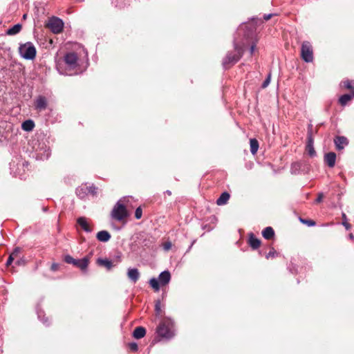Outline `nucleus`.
<instances>
[{"label":"nucleus","instance_id":"obj_42","mask_svg":"<svg viewBox=\"0 0 354 354\" xmlns=\"http://www.w3.org/2000/svg\"><path fill=\"white\" fill-rule=\"evenodd\" d=\"M155 310L156 315H160L161 313V304L160 301H157L155 304Z\"/></svg>","mask_w":354,"mask_h":354},{"label":"nucleus","instance_id":"obj_6","mask_svg":"<svg viewBox=\"0 0 354 354\" xmlns=\"http://www.w3.org/2000/svg\"><path fill=\"white\" fill-rule=\"evenodd\" d=\"M310 165L305 160L294 162L290 165V173L294 175L301 174H308L310 171Z\"/></svg>","mask_w":354,"mask_h":354},{"label":"nucleus","instance_id":"obj_13","mask_svg":"<svg viewBox=\"0 0 354 354\" xmlns=\"http://www.w3.org/2000/svg\"><path fill=\"white\" fill-rule=\"evenodd\" d=\"M27 165L28 162H22L21 163L17 164V169L16 171H13V169H12V172L15 177L24 179L26 178V170L24 167Z\"/></svg>","mask_w":354,"mask_h":354},{"label":"nucleus","instance_id":"obj_1","mask_svg":"<svg viewBox=\"0 0 354 354\" xmlns=\"http://www.w3.org/2000/svg\"><path fill=\"white\" fill-rule=\"evenodd\" d=\"M252 36V30L248 29L244 31L243 38H239L236 35L234 36L233 47L234 50L228 51L222 61V66L225 70L230 69L236 64L243 57L249 39Z\"/></svg>","mask_w":354,"mask_h":354},{"label":"nucleus","instance_id":"obj_24","mask_svg":"<svg viewBox=\"0 0 354 354\" xmlns=\"http://www.w3.org/2000/svg\"><path fill=\"white\" fill-rule=\"evenodd\" d=\"M146 334V330L142 326L136 327L133 333V336L136 339H141L145 337Z\"/></svg>","mask_w":354,"mask_h":354},{"label":"nucleus","instance_id":"obj_26","mask_svg":"<svg viewBox=\"0 0 354 354\" xmlns=\"http://www.w3.org/2000/svg\"><path fill=\"white\" fill-rule=\"evenodd\" d=\"M35 127V122L32 120H26L24 121L21 124V129L24 131H30Z\"/></svg>","mask_w":354,"mask_h":354},{"label":"nucleus","instance_id":"obj_17","mask_svg":"<svg viewBox=\"0 0 354 354\" xmlns=\"http://www.w3.org/2000/svg\"><path fill=\"white\" fill-rule=\"evenodd\" d=\"M75 193L80 198H85L89 194L87 184H82L77 187Z\"/></svg>","mask_w":354,"mask_h":354},{"label":"nucleus","instance_id":"obj_16","mask_svg":"<svg viewBox=\"0 0 354 354\" xmlns=\"http://www.w3.org/2000/svg\"><path fill=\"white\" fill-rule=\"evenodd\" d=\"M89 263V259L86 257L82 259H75L73 266L79 268L82 271H86L88 265Z\"/></svg>","mask_w":354,"mask_h":354},{"label":"nucleus","instance_id":"obj_27","mask_svg":"<svg viewBox=\"0 0 354 354\" xmlns=\"http://www.w3.org/2000/svg\"><path fill=\"white\" fill-rule=\"evenodd\" d=\"M230 197V196L229 193H227V192H223L219 196V198L216 200V204L218 205H223L226 204Z\"/></svg>","mask_w":354,"mask_h":354},{"label":"nucleus","instance_id":"obj_33","mask_svg":"<svg viewBox=\"0 0 354 354\" xmlns=\"http://www.w3.org/2000/svg\"><path fill=\"white\" fill-rule=\"evenodd\" d=\"M342 225L345 227V228L348 230L351 229V224H349L347 221V217H346V215L345 214V213H342Z\"/></svg>","mask_w":354,"mask_h":354},{"label":"nucleus","instance_id":"obj_19","mask_svg":"<svg viewBox=\"0 0 354 354\" xmlns=\"http://www.w3.org/2000/svg\"><path fill=\"white\" fill-rule=\"evenodd\" d=\"M336 161V154L334 152H328L324 156V162L327 164V165L333 168L335 165Z\"/></svg>","mask_w":354,"mask_h":354},{"label":"nucleus","instance_id":"obj_54","mask_svg":"<svg viewBox=\"0 0 354 354\" xmlns=\"http://www.w3.org/2000/svg\"><path fill=\"white\" fill-rule=\"evenodd\" d=\"M194 242H195V241H194L192 243V244L190 245V246H189V249H188V251H189V250H191V248H192V247L193 244L194 243Z\"/></svg>","mask_w":354,"mask_h":354},{"label":"nucleus","instance_id":"obj_15","mask_svg":"<svg viewBox=\"0 0 354 354\" xmlns=\"http://www.w3.org/2000/svg\"><path fill=\"white\" fill-rule=\"evenodd\" d=\"M158 279L161 286H166L171 280V274L168 270H164L160 273Z\"/></svg>","mask_w":354,"mask_h":354},{"label":"nucleus","instance_id":"obj_28","mask_svg":"<svg viewBox=\"0 0 354 354\" xmlns=\"http://www.w3.org/2000/svg\"><path fill=\"white\" fill-rule=\"evenodd\" d=\"M21 28L22 26L20 24H17L12 27L8 28L6 31V33L8 35H15L21 31Z\"/></svg>","mask_w":354,"mask_h":354},{"label":"nucleus","instance_id":"obj_31","mask_svg":"<svg viewBox=\"0 0 354 354\" xmlns=\"http://www.w3.org/2000/svg\"><path fill=\"white\" fill-rule=\"evenodd\" d=\"M149 285L153 288L155 291H158L160 290V283L158 279L151 278L149 281Z\"/></svg>","mask_w":354,"mask_h":354},{"label":"nucleus","instance_id":"obj_23","mask_svg":"<svg viewBox=\"0 0 354 354\" xmlns=\"http://www.w3.org/2000/svg\"><path fill=\"white\" fill-rule=\"evenodd\" d=\"M97 263L98 266L105 267L107 270H111L114 266L113 262L107 259L98 258L97 259Z\"/></svg>","mask_w":354,"mask_h":354},{"label":"nucleus","instance_id":"obj_48","mask_svg":"<svg viewBox=\"0 0 354 354\" xmlns=\"http://www.w3.org/2000/svg\"><path fill=\"white\" fill-rule=\"evenodd\" d=\"M171 247V243L170 242H167L166 243H165L164 245V249L165 250H169Z\"/></svg>","mask_w":354,"mask_h":354},{"label":"nucleus","instance_id":"obj_51","mask_svg":"<svg viewBox=\"0 0 354 354\" xmlns=\"http://www.w3.org/2000/svg\"><path fill=\"white\" fill-rule=\"evenodd\" d=\"M308 133H313V125L312 124H309L308 125Z\"/></svg>","mask_w":354,"mask_h":354},{"label":"nucleus","instance_id":"obj_7","mask_svg":"<svg viewBox=\"0 0 354 354\" xmlns=\"http://www.w3.org/2000/svg\"><path fill=\"white\" fill-rule=\"evenodd\" d=\"M301 57L307 63L313 61V50L311 44L308 41H304L301 46Z\"/></svg>","mask_w":354,"mask_h":354},{"label":"nucleus","instance_id":"obj_46","mask_svg":"<svg viewBox=\"0 0 354 354\" xmlns=\"http://www.w3.org/2000/svg\"><path fill=\"white\" fill-rule=\"evenodd\" d=\"M323 198H324L323 193H319L318 196H317L315 202L316 203H320L322 201Z\"/></svg>","mask_w":354,"mask_h":354},{"label":"nucleus","instance_id":"obj_36","mask_svg":"<svg viewBox=\"0 0 354 354\" xmlns=\"http://www.w3.org/2000/svg\"><path fill=\"white\" fill-rule=\"evenodd\" d=\"M270 80H271V73H268L266 80L263 82V83L261 84V88H266L270 83Z\"/></svg>","mask_w":354,"mask_h":354},{"label":"nucleus","instance_id":"obj_38","mask_svg":"<svg viewBox=\"0 0 354 354\" xmlns=\"http://www.w3.org/2000/svg\"><path fill=\"white\" fill-rule=\"evenodd\" d=\"M278 255L277 252H276V250L272 248L270 251L266 255V258L267 259H270V258H273V257H275Z\"/></svg>","mask_w":354,"mask_h":354},{"label":"nucleus","instance_id":"obj_41","mask_svg":"<svg viewBox=\"0 0 354 354\" xmlns=\"http://www.w3.org/2000/svg\"><path fill=\"white\" fill-rule=\"evenodd\" d=\"M21 248L17 247L13 250L12 252L10 255L15 259L18 257V254L21 252Z\"/></svg>","mask_w":354,"mask_h":354},{"label":"nucleus","instance_id":"obj_29","mask_svg":"<svg viewBox=\"0 0 354 354\" xmlns=\"http://www.w3.org/2000/svg\"><path fill=\"white\" fill-rule=\"evenodd\" d=\"M250 152L252 155L257 153L259 149V142L255 138H250Z\"/></svg>","mask_w":354,"mask_h":354},{"label":"nucleus","instance_id":"obj_14","mask_svg":"<svg viewBox=\"0 0 354 354\" xmlns=\"http://www.w3.org/2000/svg\"><path fill=\"white\" fill-rule=\"evenodd\" d=\"M334 143L337 150L343 149L348 144L347 138L344 136H336L334 138Z\"/></svg>","mask_w":354,"mask_h":354},{"label":"nucleus","instance_id":"obj_55","mask_svg":"<svg viewBox=\"0 0 354 354\" xmlns=\"http://www.w3.org/2000/svg\"><path fill=\"white\" fill-rule=\"evenodd\" d=\"M20 263H21V261H19V260H17V262H16V263H17V265H19V264H20Z\"/></svg>","mask_w":354,"mask_h":354},{"label":"nucleus","instance_id":"obj_43","mask_svg":"<svg viewBox=\"0 0 354 354\" xmlns=\"http://www.w3.org/2000/svg\"><path fill=\"white\" fill-rule=\"evenodd\" d=\"M129 347L131 349V351H132L133 352H136L138 350V346L137 343H136V342L129 343Z\"/></svg>","mask_w":354,"mask_h":354},{"label":"nucleus","instance_id":"obj_11","mask_svg":"<svg viewBox=\"0 0 354 354\" xmlns=\"http://www.w3.org/2000/svg\"><path fill=\"white\" fill-rule=\"evenodd\" d=\"M48 106V101L45 96L39 95L34 100V107L39 111L46 109Z\"/></svg>","mask_w":354,"mask_h":354},{"label":"nucleus","instance_id":"obj_44","mask_svg":"<svg viewBox=\"0 0 354 354\" xmlns=\"http://www.w3.org/2000/svg\"><path fill=\"white\" fill-rule=\"evenodd\" d=\"M343 86L347 89H352L353 86L350 80H346L342 82Z\"/></svg>","mask_w":354,"mask_h":354},{"label":"nucleus","instance_id":"obj_39","mask_svg":"<svg viewBox=\"0 0 354 354\" xmlns=\"http://www.w3.org/2000/svg\"><path fill=\"white\" fill-rule=\"evenodd\" d=\"M64 261L68 264H74L75 259L73 258L71 255L67 254L64 257Z\"/></svg>","mask_w":354,"mask_h":354},{"label":"nucleus","instance_id":"obj_45","mask_svg":"<svg viewBox=\"0 0 354 354\" xmlns=\"http://www.w3.org/2000/svg\"><path fill=\"white\" fill-rule=\"evenodd\" d=\"M14 259H15V258H13L12 256L10 255L9 257L8 258V259H7L6 265L7 266H9L10 265H11V263H12Z\"/></svg>","mask_w":354,"mask_h":354},{"label":"nucleus","instance_id":"obj_2","mask_svg":"<svg viewBox=\"0 0 354 354\" xmlns=\"http://www.w3.org/2000/svg\"><path fill=\"white\" fill-rule=\"evenodd\" d=\"M45 134H31L28 138V151L33 153L32 156L37 160H44L48 159L51 155L49 142Z\"/></svg>","mask_w":354,"mask_h":354},{"label":"nucleus","instance_id":"obj_35","mask_svg":"<svg viewBox=\"0 0 354 354\" xmlns=\"http://www.w3.org/2000/svg\"><path fill=\"white\" fill-rule=\"evenodd\" d=\"M299 220L302 223L306 224L309 227L315 226L316 224L313 220H307L301 218Z\"/></svg>","mask_w":354,"mask_h":354},{"label":"nucleus","instance_id":"obj_40","mask_svg":"<svg viewBox=\"0 0 354 354\" xmlns=\"http://www.w3.org/2000/svg\"><path fill=\"white\" fill-rule=\"evenodd\" d=\"M142 216V210L140 207L136 208L135 211V217L136 219H140Z\"/></svg>","mask_w":354,"mask_h":354},{"label":"nucleus","instance_id":"obj_37","mask_svg":"<svg viewBox=\"0 0 354 354\" xmlns=\"http://www.w3.org/2000/svg\"><path fill=\"white\" fill-rule=\"evenodd\" d=\"M88 189L89 194H91L92 196H95L97 194V188L94 185L88 186Z\"/></svg>","mask_w":354,"mask_h":354},{"label":"nucleus","instance_id":"obj_9","mask_svg":"<svg viewBox=\"0 0 354 354\" xmlns=\"http://www.w3.org/2000/svg\"><path fill=\"white\" fill-rule=\"evenodd\" d=\"M248 29L252 30V36L250 37V38L249 39V42L248 43L247 46L251 43L250 48V55H252L254 51V49L256 48V46H257V41L253 40V37H254V28H248L246 26H245L243 28L240 27L237 29V31H236L235 35L239 37V38H241L240 37L242 35L241 38H243L244 31L246 30H248Z\"/></svg>","mask_w":354,"mask_h":354},{"label":"nucleus","instance_id":"obj_21","mask_svg":"<svg viewBox=\"0 0 354 354\" xmlns=\"http://www.w3.org/2000/svg\"><path fill=\"white\" fill-rule=\"evenodd\" d=\"M248 244L253 250H256L260 246L261 241L253 233H250L248 238Z\"/></svg>","mask_w":354,"mask_h":354},{"label":"nucleus","instance_id":"obj_30","mask_svg":"<svg viewBox=\"0 0 354 354\" xmlns=\"http://www.w3.org/2000/svg\"><path fill=\"white\" fill-rule=\"evenodd\" d=\"M353 94H344L340 96L339 98V102L342 106H345L348 101H350L353 97Z\"/></svg>","mask_w":354,"mask_h":354},{"label":"nucleus","instance_id":"obj_4","mask_svg":"<svg viewBox=\"0 0 354 354\" xmlns=\"http://www.w3.org/2000/svg\"><path fill=\"white\" fill-rule=\"evenodd\" d=\"M19 53L20 56L26 60H33L37 55V50L34 44L30 41L19 45Z\"/></svg>","mask_w":354,"mask_h":354},{"label":"nucleus","instance_id":"obj_25","mask_svg":"<svg viewBox=\"0 0 354 354\" xmlns=\"http://www.w3.org/2000/svg\"><path fill=\"white\" fill-rule=\"evenodd\" d=\"M262 236L265 239L270 240L274 236V231L272 227H266L262 231Z\"/></svg>","mask_w":354,"mask_h":354},{"label":"nucleus","instance_id":"obj_10","mask_svg":"<svg viewBox=\"0 0 354 354\" xmlns=\"http://www.w3.org/2000/svg\"><path fill=\"white\" fill-rule=\"evenodd\" d=\"M305 151L306 153L311 158L315 157L317 156L316 151L314 148V138L313 137V134H309L307 137Z\"/></svg>","mask_w":354,"mask_h":354},{"label":"nucleus","instance_id":"obj_50","mask_svg":"<svg viewBox=\"0 0 354 354\" xmlns=\"http://www.w3.org/2000/svg\"><path fill=\"white\" fill-rule=\"evenodd\" d=\"M272 15H273L272 14H268V15H265L263 16V19H264L266 21H268V20H269V19L272 17Z\"/></svg>","mask_w":354,"mask_h":354},{"label":"nucleus","instance_id":"obj_56","mask_svg":"<svg viewBox=\"0 0 354 354\" xmlns=\"http://www.w3.org/2000/svg\"><path fill=\"white\" fill-rule=\"evenodd\" d=\"M44 211H45V212H46V211H47V208H46V207H44Z\"/></svg>","mask_w":354,"mask_h":354},{"label":"nucleus","instance_id":"obj_20","mask_svg":"<svg viewBox=\"0 0 354 354\" xmlns=\"http://www.w3.org/2000/svg\"><path fill=\"white\" fill-rule=\"evenodd\" d=\"M77 223L86 232H92V228L90 227L86 218L84 216L79 217L77 219Z\"/></svg>","mask_w":354,"mask_h":354},{"label":"nucleus","instance_id":"obj_57","mask_svg":"<svg viewBox=\"0 0 354 354\" xmlns=\"http://www.w3.org/2000/svg\"><path fill=\"white\" fill-rule=\"evenodd\" d=\"M23 17L25 19L26 17V15H24Z\"/></svg>","mask_w":354,"mask_h":354},{"label":"nucleus","instance_id":"obj_3","mask_svg":"<svg viewBox=\"0 0 354 354\" xmlns=\"http://www.w3.org/2000/svg\"><path fill=\"white\" fill-rule=\"evenodd\" d=\"M173 328L174 322L171 319L165 318L157 327L156 333L162 339H170L174 336Z\"/></svg>","mask_w":354,"mask_h":354},{"label":"nucleus","instance_id":"obj_47","mask_svg":"<svg viewBox=\"0 0 354 354\" xmlns=\"http://www.w3.org/2000/svg\"><path fill=\"white\" fill-rule=\"evenodd\" d=\"M58 267H59V265L57 263H53L51 265L50 269L52 271H56L57 270Z\"/></svg>","mask_w":354,"mask_h":354},{"label":"nucleus","instance_id":"obj_18","mask_svg":"<svg viewBox=\"0 0 354 354\" xmlns=\"http://www.w3.org/2000/svg\"><path fill=\"white\" fill-rule=\"evenodd\" d=\"M127 277L133 283H136L140 278L138 269L136 268H129L127 271Z\"/></svg>","mask_w":354,"mask_h":354},{"label":"nucleus","instance_id":"obj_49","mask_svg":"<svg viewBox=\"0 0 354 354\" xmlns=\"http://www.w3.org/2000/svg\"><path fill=\"white\" fill-rule=\"evenodd\" d=\"M6 128H8V129L6 130V133H9L10 130L11 131H13V129H12V124L11 123H9L8 124L6 125Z\"/></svg>","mask_w":354,"mask_h":354},{"label":"nucleus","instance_id":"obj_12","mask_svg":"<svg viewBox=\"0 0 354 354\" xmlns=\"http://www.w3.org/2000/svg\"><path fill=\"white\" fill-rule=\"evenodd\" d=\"M65 63L71 68H75L77 66V55L74 52L67 53L64 55Z\"/></svg>","mask_w":354,"mask_h":354},{"label":"nucleus","instance_id":"obj_22","mask_svg":"<svg viewBox=\"0 0 354 354\" xmlns=\"http://www.w3.org/2000/svg\"><path fill=\"white\" fill-rule=\"evenodd\" d=\"M111 234L106 230H102L97 233L96 238L101 242H108L111 239Z\"/></svg>","mask_w":354,"mask_h":354},{"label":"nucleus","instance_id":"obj_58","mask_svg":"<svg viewBox=\"0 0 354 354\" xmlns=\"http://www.w3.org/2000/svg\"><path fill=\"white\" fill-rule=\"evenodd\" d=\"M353 96L354 97V91L353 92Z\"/></svg>","mask_w":354,"mask_h":354},{"label":"nucleus","instance_id":"obj_5","mask_svg":"<svg viewBox=\"0 0 354 354\" xmlns=\"http://www.w3.org/2000/svg\"><path fill=\"white\" fill-rule=\"evenodd\" d=\"M128 212L124 204L122 203V199L119 200L113 206L111 212V216L117 221H122L128 216Z\"/></svg>","mask_w":354,"mask_h":354},{"label":"nucleus","instance_id":"obj_34","mask_svg":"<svg viewBox=\"0 0 354 354\" xmlns=\"http://www.w3.org/2000/svg\"><path fill=\"white\" fill-rule=\"evenodd\" d=\"M125 1L126 0H114L113 1L112 3L115 4V7L122 8H124L126 5V3H124Z\"/></svg>","mask_w":354,"mask_h":354},{"label":"nucleus","instance_id":"obj_32","mask_svg":"<svg viewBox=\"0 0 354 354\" xmlns=\"http://www.w3.org/2000/svg\"><path fill=\"white\" fill-rule=\"evenodd\" d=\"M38 318L41 320V322L46 326H48L50 324V322L48 317H46L45 315H43V312L39 311L37 312Z\"/></svg>","mask_w":354,"mask_h":354},{"label":"nucleus","instance_id":"obj_52","mask_svg":"<svg viewBox=\"0 0 354 354\" xmlns=\"http://www.w3.org/2000/svg\"><path fill=\"white\" fill-rule=\"evenodd\" d=\"M165 194H167V195L170 196L171 194V192L169 190H167L166 192H165Z\"/></svg>","mask_w":354,"mask_h":354},{"label":"nucleus","instance_id":"obj_53","mask_svg":"<svg viewBox=\"0 0 354 354\" xmlns=\"http://www.w3.org/2000/svg\"><path fill=\"white\" fill-rule=\"evenodd\" d=\"M349 238H350L351 239H354V236H353V234H349Z\"/></svg>","mask_w":354,"mask_h":354},{"label":"nucleus","instance_id":"obj_8","mask_svg":"<svg viewBox=\"0 0 354 354\" xmlns=\"http://www.w3.org/2000/svg\"><path fill=\"white\" fill-rule=\"evenodd\" d=\"M46 26L53 33L59 34L63 30L64 21L57 17H52L49 19Z\"/></svg>","mask_w":354,"mask_h":354}]
</instances>
